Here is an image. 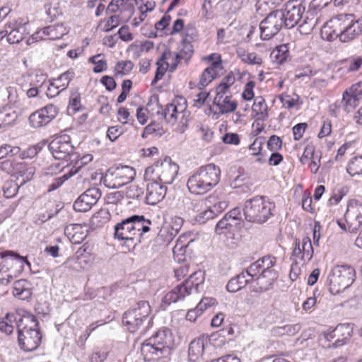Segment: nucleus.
Masks as SVG:
<instances>
[{"label": "nucleus", "instance_id": "1", "mask_svg": "<svg viewBox=\"0 0 362 362\" xmlns=\"http://www.w3.org/2000/svg\"><path fill=\"white\" fill-rule=\"evenodd\" d=\"M173 342V335L168 328L159 329L141 346V355L144 362H168Z\"/></svg>", "mask_w": 362, "mask_h": 362}, {"label": "nucleus", "instance_id": "2", "mask_svg": "<svg viewBox=\"0 0 362 362\" xmlns=\"http://www.w3.org/2000/svg\"><path fill=\"white\" fill-rule=\"evenodd\" d=\"M239 284L244 288L255 278L258 287L253 291L262 292L269 289L272 285V258L269 255L263 257L253 262L245 270L235 276Z\"/></svg>", "mask_w": 362, "mask_h": 362}, {"label": "nucleus", "instance_id": "3", "mask_svg": "<svg viewBox=\"0 0 362 362\" xmlns=\"http://www.w3.org/2000/svg\"><path fill=\"white\" fill-rule=\"evenodd\" d=\"M220 178L219 167L214 163H209L197 169L189 177L187 185L191 193L204 194L216 187Z\"/></svg>", "mask_w": 362, "mask_h": 362}, {"label": "nucleus", "instance_id": "4", "mask_svg": "<svg viewBox=\"0 0 362 362\" xmlns=\"http://www.w3.org/2000/svg\"><path fill=\"white\" fill-rule=\"evenodd\" d=\"M18 343L24 351H33L40 344L42 334L35 315L27 314L17 321Z\"/></svg>", "mask_w": 362, "mask_h": 362}, {"label": "nucleus", "instance_id": "5", "mask_svg": "<svg viewBox=\"0 0 362 362\" xmlns=\"http://www.w3.org/2000/svg\"><path fill=\"white\" fill-rule=\"evenodd\" d=\"M204 272L200 269L194 272L183 283L175 286L163 297L160 307L165 310L171 303L183 300L193 293H199V287L204 284Z\"/></svg>", "mask_w": 362, "mask_h": 362}, {"label": "nucleus", "instance_id": "6", "mask_svg": "<svg viewBox=\"0 0 362 362\" xmlns=\"http://www.w3.org/2000/svg\"><path fill=\"white\" fill-rule=\"evenodd\" d=\"M305 6L301 0H290L284 10L273 11L274 27L278 32L283 27L292 28L302 18Z\"/></svg>", "mask_w": 362, "mask_h": 362}, {"label": "nucleus", "instance_id": "7", "mask_svg": "<svg viewBox=\"0 0 362 362\" xmlns=\"http://www.w3.org/2000/svg\"><path fill=\"white\" fill-rule=\"evenodd\" d=\"M151 313V309L148 301H139L124 313L122 322L129 332L134 333L145 323H150L153 319L150 316Z\"/></svg>", "mask_w": 362, "mask_h": 362}, {"label": "nucleus", "instance_id": "8", "mask_svg": "<svg viewBox=\"0 0 362 362\" xmlns=\"http://www.w3.org/2000/svg\"><path fill=\"white\" fill-rule=\"evenodd\" d=\"M179 166L173 163L170 157L156 162L145 170V177L148 179L158 180L163 185H170L177 176Z\"/></svg>", "mask_w": 362, "mask_h": 362}, {"label": "nucleus", "instance_id": "9", "mask_svg": "<svg viewBox=\"0 0 362 362\" xmlns=\"http://www.w3.org/2000/svg\"><path fill=\"white\" fill-rule=\"evenodd\" d=\"M356 271L350 265L334 266L328 277L329 288L332 293L337 294L349 287L355 281Z\"/></svg>", "mask_w": 362, "mask_h": 362}, {"label": "nucleus", "instance_id": "10", "mask_svg": "<svg viewBox=\"0 0 362 362\" xmlns=\"http://www.w3.org/2000/svg\"><path fill=\"white\" fill-rule=\"evenodd\" d=\"M243 211L247 221L257 223H264L272 214L270 202L258 196L247 200Z\"/></svg>", "mask_w": 362, "mask_h": 362}, {"label": "nucleus", "instance_id": "11", "mask_svg": "<svg viewBox=\"0 0 362 362\" xmlns=\"http://www.w3.org/2000/svg\"><path fill=\"white\" fill-rule=\"evenodd\" d=\"M136 176L134 168L122 165L109 168L103 177L104 185L108 188H119L131 182Z\"/></svg>", "mask_w": 362, "mask_h": 362}, {"label": "nucleus", "instance_id": "12", "mask_svg": "<svg viewBox=\"0 0 362 362\" xmlns=\"http://www.w3.org/2000/svg\"><path fill=\"white\" fill-rule=\"evenodd\" d=\"M337 224L345 231L356 233L362 226V202L350 199L347 202L344 222L338 220Z\"/></svg>", "mask_w": 362, "mask_h": 362}, {"label": "nucleus", "instance_id": "13", "mask_svg": "<svg viewBox=\"0 0 362 362\" xmlns=\"http://www.w3.org/2000/svg\"><path fill=\"white\" fill-rule=\"evenodd\" d=\"M48 148L55 159H68L71 161L78 158V153L74 152V147L71 137L67 134L55 136L49 144Z\"/></svg>", "mask_w": 362, "mask_h": 362}, {"label": "nucleus", "instance_id": "14", "mask_svg": "<svg viewBox=\"0 0 362 362\" xmlns=\"http://www.w3.org/2000/svg\"><path fill=\"white\" fill-rule=\"evenodd\" d=\"M187 100L182 96L175 97L165 108L163 117L165 121L173 125L179 122L182 126L187 123Z\"/></svg>", "mask_w": 362, "mask_h": 362}, {"label": "nucleus", "instance_id": "15", "mask_svg": "<svg viewBox=\"0 0 362 362\" xmlns=\"http://www.w3.org/2000/svg\"><path fill=\"white\" fill-rule=\"evenodd\" d=\"M347 14H341L327 21L320 30V35L323 40L332 42L339 38L344 28Z\"/></svg>", "mask_w": 362, "mask_h": 362}, {"label": "nucleus", "instance_id": "16", "mask_svg": "<svg viewBox=\"0 0 362 362\" xmlns=\"http://www.w3.org/2000/svg\"><path fill=\"white\" fill-rule=\"evenodd\" d=\"M58 108L54 105H47L33 112L29 117V123L33 128H40L48 124L58 115Z\"/></svg>", "mask_w": 362, "mask_h": 362}, {"label": "nucleus", "instance_id": "17", "mask_svg": "<svg viewBox=\"0 0 362 362\" xmlns=\"http://www.w3.org/2000/svg\"><path fill=\"white\" fill-rule=\"evenodd\" d=\"M28 25V22L19 19L9 25L7 30L0 32V40L7 36V41L10 44L18 43L29 34Z\"/></svg>", "mask_w": 362, "mask_h": 362}, {"label": "nucleus", "instance_id": "18", "mask_svg": "<svg viewBox=\"0 0 362 362\" xmlns=\"http://www.w3.org/2000/svg\"><path fill=\"white\" fill-rule=\"evenodd\" d=\"M74 76V71L69 69L62 74L57 78L49 81L46 90L47 96L50 98L57 96L62 90L68 88L70 81Z\"/></svg>", "mask_w": 362, "mask_h": 362}, {"label": "nucleus", "instance_id": "19", "mask_svg": "<svg viewBox=\"0 0 362 362\" xmlns=\"http://www.w3.org/2000/svg\"><path fill=\"white\" fill-rule=\"evenodd\" d=\"M100 197L101 192L99 188H89L74 202L73 207L76 211H88L98 202Z\"/></svg>", "mask_w": 362, "mask_h": 362}, {"label": "nucleus", "instance_id": "20", "mask_svg": "<svg viewBox=\"0 0 362 362\" xmlns=\"http://www.w3.org/2000/svg\"><path fill=\"white\" fill-rule=\"evenodd\" d=\"M214 346L208 337L202 336L192 341L189 346V356L190 360L196 361L200 357L211 355Z\"/></svg>", "mask_w": 362, "mask_h": 362}, {"label": "nucleus", "instance_id": "21", "mask_svg": "<svg viewBox=\"0 0 362 362\" xmlns=\"http://www.w3.org/2000/svg\"><path fill=\"white\" fill-rule=\"evenodd\" d=\"M353 334V327L350 324L344 323L338 325L332 332L325 334L327 341L335 339L333 343L334 347H339L346 344Z\"/></svg>", "mask_w": 362, "mask_h": 362}, {"label": "nucleus", "instance_id": "22", "mask_svg": "<svg viewBox=\"0 0 362 362\" xmlns=\"http://www.w3.org/2000/svg\"><path fill=\"white\" fill-rule=\"evenodd\" d=\"M68 33L69 30L63 24H56L45 27L37 31L32 35V37L35 41L56 40L62 38Z\"/></svg>", "mask_w": 362, "mask_h": 362}, {"label": "nucleus", "instance_id": "23", "mask_svg": "<svg viewBox=\"0 0 362 362\" xmlns=\"http://www.w3.org/2000/svg\"><path fill=\"white\" fill-rule=\"evenodd\" d=\"M362 34V17L354 20L352 15L347 14L344 28L340 35L342 42H350Z\"/></svg>", "mask_w": 362, "mask_h": 362}, {"label": "nucleus", "instance_id": "24", "mask_svg": "<svg viewBox=\"0 0 362 362\" xmlns=\"http://www.w3.org/2000/svg\"><path fill=\"white\" fill-rule=\"evenodd\" d=\"M237 103L230 96H216L213 107L210 108L214 119H218L221 115L233 112L237 108Z\"/></svg>", "mask_w": 362, "mask_h": 362}, {"label": "nucleus", "instance_id": "25", "mask_svg": "<svg viewBox=\"0 0 362 362\" xmlns=\"http://www.w3.org/2000/svg\"><path fill=\"white\" fill-rule=\"evenodd\" d=\"M252 112L257 117L255 122L252 124V128L256 134L261 133L264 131L265 124L264 121L268 117L267 106L264 100L261 98H256L252 107Z\"/></svg>", "mask_w": 362, "mask_h": 362}, {"label": "nucleus", "instance_id": "26", "mask_svg": "<svg viewBox=\"0 0 362 362\" xmlns=\"http://www.w3.org/2000/svg\"><path fill=\"white\" fill-rule=\"evenodd\" d=\"M153 182H149L146 186V202L150 205H155L162 201L167 192V187L153 180Z\"/></svg>", "mask_w": 362, "mask_h": 362}, {"label": "nucleus", "instance_id": "27", "mask_svg": "<svg viewBox=\"0 0 362 362\" xmlns=\"http://www.w3.org/2000/svg\"><path fill=\"white\" fill-rule=\"evenodd\" d=\"M129 218L135 241L136 243H141L144 235L150 230L152 222L142 215H133Z\"/></svg>", "mask_w": 362, "mask_h": 362}, {"label": "nucleus", "instance_id": "28", "mask_svg": "<svg viewBox=\"0 0 362 362\" xmlns=\"http://www.w3.org/2000/svg\"><path fill=\"white\" fill-rule=\"evenodd\" d=\"M272 0H259L257 5L259 10L265 12L267 17L259 24L260 38L262 40H269L272 38V28L269 25V18L272 16Z\"/></svg>", "mask_w": 362, "mask_h": 362}, {"label": "nucleus", "instance_id": "29", "mask_svg": "<svg viewBox=\"0 0 362 362\" xmlns=\"http://www.w3.org/2000/svg\"><path fill=\"white\" fill-rule=\"evenodd\" d=\"M88 247H81L76 252L75 256L69 260L70 266L75 270L84 269L90 266L91 257L89 252L87 251Z\"/></svg>", "mask_w": 362, "mask_h": 362}, {"label": "nucleus", "instance_id": "30", "mask_svg": "<svg viewBox=\"0 0 362 362\" xmlns=\"http://www.w3.org/2000/svg\"><path fill=\"white\" fill-rule=\"evenodd\" d=\"M130 218L128 217L115 226V238L120 240L135 241Z\"/></svg>", "mask_w": 362, "mask_h": 362}, {"label": "nucleus", "instance_id": "31", "mask_svg": "<svg viewBox=\"0 0 362 362\" xmlns=\"http://www.w3.org/2000/svg\"><path fill=\"white\" fill-rule=\"evenodd\" d=\"M348 192L349 188L346 186L337 187L332 190L330 197L326 204L330 211L335 212L337 210L340 213L341 209H337V206L347 194Z\"/></svg>", "mask_w": 362, "mask_h": 362}, {"label": "nucleus", "instance_id": "32", "mask_svg": "<svg viewBox=\"0 0 362 362\" xmlns=\"http://www.w3.org/2000/svg\"><path fill=\"white\" fill-rule=\"evenodd\" d=\"M35 174V168L27 165L25 162H16L13 176L17 180L21 178V185L30 180Z\"/></svg>", "mask_w": 362, "mask_h": 362}, {"label": "nucleus", "instance_id": "33", "mask_svg": "<svg viewBox=\"0 0 362 362\" xmlns=\"http://www.w3.org/2000/svg\"><path fill=\"white\" fill-rule=\"evenodd\" d=\"M19 116V111L11 105H6L0 110V129L11 125Z\"/></svg>", "mask_w": 362, "mask_h": 362}, {"label": "nucleus", "instance_id": "34", "mask_svg": "<svg viewBox=\"0 0 362 362\" xmlns=\"http://www.w3.org/2000/svg\"><path fill=\"white\" fill-rule=\"evenodd\" d=\"M31 284L26 279H19L13 284V294L21 300H28L32 295Z\"/></svg>", "mask_w": 362, "mask_h": 362}, {"label": "nucleus", "instance_id": "35", "mask_svg": "<svg viewBox=\"0 0 362 362\" xmlns=\"http://www.w3.org/2000/svg\"><path fill=\"white\" fill-rule=\"evenodd\" d=\"M20 79L29 84V86H35L40 88H42L44 86L47 88L48 85V83H46L47 75L40 71H37L33 74L23 75Z\"/></svg>", "mask_w": 362, "mask_h": 362}, {"label": "nucleus", "instance_id": "36", "mask_svg": "<svg viewBox=\"0 0 362 362\" xmlns=\"http://www.w3.org/2000/svg\"><path fill=\"white\" fill-rule=\"evenodd\" d=\"M217 65L218 63H215L213 65L209 66L203 71L198 84L200 89L208 86L217 77L219 69L216 68Z\"/></svg>", "mask_w": 362, "mask_h": 362}, {"label": "nucleus", "instance_id": "37", "mask_svg": "<svg viewBox=\"0 0 362 362\" xmlns=\"http://www.w3.org/2000/svg\"><path fill=\"white\" fill-rule=\"evenodd\" d=\"M176 235L170 229L168 224L164 223L154 239L155 243L160 246H166Z\"/></svg>", "mask_w": 362, "mask_h": 362}, {"label": "nucleus", "instance_id": "38", "mask_svg": "<svg viewBox=\"0 0 362 362\" xmlns=\"http://www.w3.org/2000/svg\"><path fill=\"white\" fill-rule=\"evenodd\" d=\"M193 53V45L191 43V41L184 42L182 40V48L180 51L176 54L175 60L176 62L171 66L170 71H173L176 67L177 64L180 62L182 59L186 58L188 59L191 57Z\"/></svg>", "mask_w": 362, "mask_h": 362}, {"label": "nucleus", "instance_id": "39", "mask_svg": "<svg viewBox=\"0 0 362 362\" xmlns=\"http://www.w3.org/2000/svg\"><path fill=\"white\" fill-rule=\"evenodd\" d=\"M273 54H274V61L278 64H284L290 57V51L287 44H283L276 46L273 49Z\"/></svg>", "mask_w": 362, "mask_h": 362}, {"label": "nucleus", "instance_id": "40", "mask_svg": "<svg viewBox=\"0 0 362 362\" xmlns=\"http://www.w3.org/2000/svg\"><path fill=\"white\" fill-rule=\"evenodd\" d=\"M166 53H163L162 56L156 62V71L152 84H156L165 75L169 67V64L166 62Z\"/></svg>", "mask_w": 362, "mask_h": 362}, {"label": "nucleus", "instance_id": "41", "mask_svg": "<svg viewBox=\"0 0 362 362\" xmlns=\"http://www.w3.org/2000/svg\"><path fill=\"white\" fill-rule=\"evenodd\" d=\"M360 100H361L355 97L353 94L349 93L348 90H346L342 94V103L344 110L347 112H350L354 110L358 105Z\"/></svg>", "mask_w": 362, "mask_h": 362}, {"label": "nucleus", "instance_id": "42", "mask_svg": "<svg viewBox=\"0 0 362 362\" xmlns=\"http://www.w3.org/2000/svg\"><path fill=\"white\" fill-rule=\"evenodd\" d=\"M237 54L241 61L248 64H259L262 59L258 57L255 52H247L243 48L237 49Z\"/></svg>", "mask_w": 362, "mask_h": 362}, {"label": "nucleus", "instance_id": "43", "mask_svg": "<svg viewBox=\"0 0 362 362\" xmlns=\"http://www.w3.org/2000/svg\"><path fill=\"white\" fill-rule=\"evenodd\" d=\"M300 245L303 251L302 261L304 263L308 262L313 258L314 254L310 238L308 236L304 237L300 242Z\"/></svg>", "mask_w": 362, "mask_h": 362}, {"label": "nucleus", "instance_id": "44", "mask_svg": "<svg viewBox=\"0 0 362 362\" xmlns=\"http://www.w3.org/2000/svg\"><path fill=\"white\" fill-rule=\"evenodd\" d=\"M235 225L225 215L216 225L215 233L218 235L226 234L234 230Z\"/></svg>", "mask_w": 362, "mask_h": 362}, {"label": "nucleus", "instance_id": "45", "mask_svg": "<svg viewBox=\"0 0 362 362\" xmlns=\"http://www.w3.org/2000/svg\"><path fill=\"white\" fill-rule=\"evenodd\" d=\"M346 171L351 176L362 174V156H355L350 160Z\"/></svg>", "mask_w": 362, "mask_h": 362}, {"label": "nucleus", "instance_id": "46", "mask_svg": "<svg viewBox=\"0 0 362 362\" xmlns=\"http://www.w3.org/2000/svg\"><path fill=\"white\" fill-rule=\"evenodd\" d=\"M279 98L282 104V106L290 109L296 106H299V96L295 93L289 95L288 93H282L279 96Z\"/></svg>", "mask_w": 362, "mask_h": 362}, {"label": "nucleus", "instance_id": "47", "mask_svg": "<svg viewBox=\"0 0 362 362\" xmlns=\"http://www.w3.org/2000/svg\"><path fill=\"white\" fill-rule=\"evenodd\" d=\"M21 184L18 185L16 181L8 180L4 182L2 186L4 195L6 198L13 197L18 192Z\"/></svg>", "mask_w": 362, "mask_h": 362}, {"label": "nucleus", "instance_id": "48", "mask_svg": "<svg viewBox=\"0 0 362 362\" xmlns=\"http://www.w3.org/2000/svg\"><path fill=\"white\" fill-rule=\"evenodd\" d=\"M93 160V156L91 154H86L80 157L78 155V158L76 160H71L70 164L71 167H69V170L70 172H74L76 170V173L78 172V170L85 165L88 164Z\"/></svg>", "mask_w": 362, "mask_h": 362}, {"label": "nucleus", "instance_id": "49", "mask_svg": "<svg viewBox=\"0 0 362 362\" xmlns=\"http://www.w3.org/2000/svg\"><path fill=\"white\" fill-rule=\"evenodd\" d=\"M301 205L303 209L311 214L316 213L315 206L313 204V198L311 192L309 190H305L303 192L301 198Z\"/></svg>", "mask_w": 362, "mask_h": 362}, {"label": "nucleus", "instance_id": "50", "mask_svg": "<svg viewBox=\"0 0 362 362\" xmlns=\"http://www.w3.org/2000/svg\"><path fill=\"white\" fill-rule=\"evenodd\" d=\"M13 320H18L13 314H7L4 318L0 320V331L8 335L13 331V326L11 324Z\"/></svg>", "mask_w": 362, "mask_h": 362}, {"label": "nucleus", "instance_id": "51", "mask_svg": "<svg viewBox=\"0 0 362 362\" xmlns=\"http://www.w3.org/2000/svg\"><path fill=\"white\" fill-rule=\"evenodd\" d=\"M69 110L75 114L82 109L81 94L78 91H72L69 97Z\"/></svg>", "mask_w": 362, "mask_h": 362}, {"label": "nucleus", "instance_id": "52", "mask_svg": "<svg viewBox=\"0 0 362 362\" xmlns=\"http://www.w3.org/2000/svg\"><path fill=\"white\" fill-rule=\"evenodd\" d=\"M134 64L130 60L118 62L115 67L116 76H124L129 74L133 69Z\"/></svg>", "mask_w": 362, "mask_h": 362}, {"label": "nucleus", "instance_id": "53", "mask_svg": "<svg viewBox=\"0 0 362 362\" xmlns=\"http://www.w3.org/2000/svg\"><path fill=\"white\" fill-rule=\"evenodd\" d=\"M165 133V130L160 123L153 122H151L148 125H147L144 128V133L142 136L144 138L146 137L150 134H155L156 136H161Z\"/></svg>", "mask_w": 362, "mask_h": 362}, {"label": "nucleus", "instance_id": "54", "mask_svg": "<svg viewBox=\"0 0 362 362\" xmlns=\"http://www.w3.org/2000/svg\"><path fill=\"white\" fill-rule=\"evenodd\" d=\"M144 193V188L138 185H132L127 187L125 194L127 198L132 199H140Z\"/></svg>", "mask_w": 362, "mask_h": 362}, {"label": "nucleus", "instance_id": "55", "mask_svg": "<svg viewBox=\"0 0 362 362\" xmlns=\"http://www.w3.org/2000/svg\"><path fill=\"white\" fill-rule=\"evenodd\" d=\"M300 329L299 324L286 325L281 327H276L275 332L278 334H287L293 336L298 333Z\"/></svg>", "mask_w": 362, "mask_h": 362}, {"label": "nucleus", "instance_id": "56", "mask_svg": "<svg viewBox=\"0 0 362 362\" xmlns=\"http://www.w3.org/2000/svg\"><path fill=\"white\" fill-rule=\"evenodd\" d=\"M21 148L18 146H12L9 144H3L0 146V159L7 156H13L18 154Z\"/></svg>", "mask_w": 362, "mask_h": 362}, {"label": "nucleus", "instance_id": "57", "mask_svg": "<svg viewBox=\"0 0 362 362\" xmlns=\"http://www.w3.org/2000/svg\"><path fill=\"white\" fill-rule=\"evenodd\" d=\"M216 216L214 212L208 206L205 209L197 214V215L195 216V220L199 223L203 224L205 223L209 220L214 218Z\"/></svg>", "mask_w": 362, "mask_h": 362}, {"label": "nucleus", "instance_id": "58", "mask_svg": "<svg viewBox=\"0 0 362 362\" xmlns=\"http://www.w3.org/2000/svg\"><path fill=\"white\" fill-rule=\"evenodd\" d=\"M101 54H97L89 58V62L94 64L93 68L95 73H100L107 69V63L104 59H98Z\"/></svg>", "mask_w": 362, "mask_h": 362}, {"label": "nucleus", "instance_id": "59", "mask_svg": "<svg viewBox=\"0 0 362 362\" xmlns=\"http://www.w3.org/2000/svg\"><path fill=\"white\" fill-rule=\"evenodd\" d=\"M76 174V170L70 172L69 170L61 177L54 179V182L49 186V190H55L59 188L66 180Z\"/></svg>", "mask_w": 362, "mask_h": 362}, {"label": "nucleus", "instance_id": "60", "mask_svg": "<svg viewBox=\"0 0 362 362\" xmlns=\"http://www.w3.org/2000/svg\"><path fill=\"white\" fill-rule=\"evenodd\" d=\"M347 70L350 72L358 71L362 66V57L354 56L346 59Z\"/></svg>", "mask_w": 362, "mask_h": 362}, {"label": "nucleus", "instance_id": "61", "mask_svg": "<svg viewBox=\"0 0 362 362\" xmlns=\"http://www.w3.org/2000/svg\"><path fill=\"white\" fill-rule=\"evenodd\" d=\"M308 125L306 122H301L294 125L292 128L293 140L299 141L303 137L307 130Z\"/></svg>", "mask_w": 362, "mask_h": 362}, {"label": "nucleus", "instance_id": "62", "mask_svg": "<svg viewBox=\"0 0 362 362\" xmlns=\"http://www.w3.org/2000/svg\"><path fill=\"white\" fill-rule=\"evenodd\" d=\"M110 219V214L105 210H101L95 214L92 218L93 224L100 226L108 222Z\"/></svg>", "mask_w": 362, "mask_h": 362}, {"label": "nucleus", "instance_id": "63", "mask_svg": "<svg viewBox=\"0 0 362 362\" xmlns=\"http://www.w3.org/2000/svg\"><path fill=\"white\" fill-rule=\"evenodd\" d=\"M332 132V121L327 118L322 121V124L320 130L317 134L319 139H323L329 136Z\"/></svg>", "mask_w": 362, "mask_h": 362}, {"label": "nucleus", "instance_id": "64", "mask_svg": "<svg viewBox=\"0 0 362 362\" xmlns=\"http://www.w3.org/2000/svg\"><path fill=\"white\" fill-rule=\"evenodd\" d=\"M315 151V148L314 145H313L311 144H308L305 147L303 153L301 157L300 158V162L303 165L306 164L310 160L313 158Z\"/></svg>", "mask_w": 362, "mask_h": 362}]
</instances>
